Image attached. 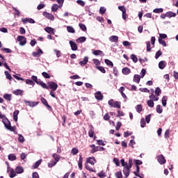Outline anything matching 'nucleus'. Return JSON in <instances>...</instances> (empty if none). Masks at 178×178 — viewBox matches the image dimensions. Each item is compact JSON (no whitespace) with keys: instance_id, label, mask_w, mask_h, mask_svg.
I'll return each mask as SVG.
<instances>
[{"instance_id":"1","label":"nucleus","mask_w":178,"mask_h":178,"mask_svg":"<svg viewBox=\"0 0 178 178\" xmlns=\"http://www.w3.org/2000/svg\"><path fill=\"white\" fill-rule=\"evenodd\" d=\"M3 123L5 125V127H6V129L8 130H10V131H15V127L10 126V122H9V120H6L3 122Z\"/></svg>"},{"instance_id":"2","label":"nucleus","mask_w":178,"mask_h":178,"mask_svg":"<svg viewBox=\"0 0 178 178\" xmlns=\"http://www.w3.org/2000/svg\"><path fill=\"white\" fill-rule=\"evenodd\" d=\"M130 168L129 167V165H127V163H126V165L124 167L123 169V173L126 178L129 177L130 176Z\"/></svg>"},{"instance_id":"3","label":"nucleus","mask_w":178,"mask_h":178,"mask_svg":"<svg viewBox=\"0 0 178 178\" xmlns=\"http://www.w3.org/2000/svg\"><path fill=\"white\" fill-rule=\"evenodd\" d=\"M48 86L49 88H51V91H56V90H58V83L54 81L49 82Z\"/></svg>"},{"instance_id":"4","label":"nucleus","mask_w":178,"mask_h":178,"mask_svg":"<svg viewBox=\"0 0 178 178\" xmlns=\"http://www.w3.org/2000/svg\"><path fill=\"white\" fill-rule=\"evenodd\" d=\"M43 16H44V17H46L49 20H51L52 22H54V20H55V17L54 16V15H52L49 13L43 12Z\"/></svg>"},{"instance_id":"5","label":"nucleus","mask_w":178,"mask_h":178,"mask_svg":"<svg viewBox=\"0 0 178 178\" xmlns=\"http://www.w3.org/2000/svg\"><path fill=\"white\" fill-rule=\"evenodd\" d=\"M17 40L19 42V45H26V42L27 41L26 40V38L24 36L19 35L17 37Z\"/></svg>"},{"instance_id":"6","label":"nucleus","mask_w":178,"mask_h":178,"mask_svg":"<svg viewBox=\"0 0 178 178\" xmlns=\"http://www.w3.org/2000/svg\"><path fill=\"white\" fill-rule=\"evenodd\" d=\"M24 103L28 106H31V108H34V106H37V105H38V102L27 101V100H24Z\"/></svg>"},{"instance_id":"7","label":"nucleus","mask_w":178,"mask_h":178,"mask_svg":"<svg viewBox=\"0 0 178 178\" xmlns=\"http://www.w3.org/2000/svg\"><path fill=\"white\" fill-rule=\"evenodd\" d=\"M95 97L96 98V99H97L98 101H102L104 99V95H102V93H101V92H97L95 94Z\"/></svg>"},{"instance_id":"8","label":"nucleus","mask_w":178,"mask_h":178,"mask_svg":"<svg viewBox=\"0 0 178 178\" xmlns=\"http://www.w3.org/2000/svg\"><path fill=\"white\" fill-rule=\"evenodd\" d=\"M157 161L159 163H160L161 165H163L166 163V160L165 159V157H163V155H160L157 158Z\"/></svg>"},{"instance_id":"9","label":"nucleus","mask_w":178,"mask_h":178,"mask_svg":"<svg viewBox=\"0 0 178 178\" xmlns=\"http://www.w3.org/2000/svg\"><path fill=\"white\" fill-rule=\"evenodd\" d=\"M22 23H31V24H34L35 23V21L31 18H24L22 19Z\"/></svg>"},{"instance_id":"10","label":"nucleus","mask_w":178,"mask_h":178,"mask_svg":"<svg viewBox=\"0 0 178 178\" xmlns=\"http://www.w3.org/2000/svg\"><path fill=\"white\" fill-rule=\"evenodd\" d=\"M70 45L72 51H77V44H76L72 40H70Z\"/></svg>"},{"instance_id":"11","label":"nucleus","mask_w":178,"mask_h":178,"mask_svg":"<svg viewBox=\"0 0 178 178\" xmlns=\"http://www.w3.org/2000/svg\"><path fill=\"white\" fill-rule=\"evenodd\" d=\"M86 162H88L90 165H95V163H97V160H95V158L94 157H89L87 159Z\"/></svg>"},{"instance_id":"12","label":"nucleus","mask_w":178,"mask_h":178,"mask_svg":"<svg viewBox=\"0 0 178 178\" xmlns=\"http://www.w3.org/2000/svg\"><path fill=\"white\" fill-rule=\"evenodd\" d=\"M23 172H24V169L23 168V167H22V166L16 167L15 173H17V175H20V174L23 173Z\"/></svg>"},{"instance_id":"13","label":"nucleus","mask_w":178,"mask_h":178,"mask_svg":"<svg viewBox=\"0 0 178 178\" xmlns=\"http://www.w3.org/2000/svg\"><path fill=\"white\" fill-rule=\"evenodd\" d=\"M78 166H79V169H80V170H82V169H83V156H81V155L79 156V161L78 162Z\"/></svg>"},{"instance_id":"14","label":"nucleus","mask_w":178,"mask_h":178,"mask_svg":"<svg viewBox=\"0 0 178 178\" xmlns=\"http://www.w3.org/2000/svg\"><path fill=\"white\" fill-rule=\"evenodd\" d=\"M118 40L119 37H118L117 35H111L109 38V41H111V42H118Z\"/></svg>"},{"instance_id":"15","label":"nucleus","mask_w":178,"mask_h":178,"mask_svg":"<svg viewBox=\"0 0 178 178\" xmlns=\"http://www.w3.org/2000/svg\"><path fill=\"white\" fill-rule=\"evenodd\" d=\"M159 69H165V67H166V62L165 61H160L159 63Z\"/></svg>"},{"instance_id":"16","label":"nucleus","mask_w":178,"mask_h":178,"mask_svg":"<svg viewBox=\"0 0 178 178\" xmlns=\"http://www.w3.org/2000/svg\"><path fill=\"white\" fill-rule=\"evenodd\" d=\"M88 62V58L87 56H85L83 60L79 62V65H81V66H84L85 65H87Z\"/></svg>"},{"instance_id":"17","label":"nucleus","mask_w":178,"mask_h":178,"mask_svg":"<svg viewBox=\"0 0 178 178\" xmlns=\"http://www.w3.org/2000/svg\"><path fill=\"white\" fill-rule=\"evenodd\" d=\"M140 79H141V77L140 76V75L135 74L134 76V81L135 83H137V84H138L140 83Z\"/></svg>"},{"instance_id":"18","label":"nucleus","mask_w":178,"mask_h":178,"mask_svg":"<svg viewBox=\"0 0 178 178\" xmlns=\"http://www.w3.org/2000/svg\"><path fill=\"white\" fill-rule=\"evenodd\" d=\"M167 17H176V13L172 12V11H169V12H167L165 13Z\"/></svg>"},{"instance_id":"19","label":"nucleus","mask_w":178,"mask_h":178,"mask_svg":"<svg viewBox=\"0 0 178 178\" xmlns=\"http://www.w3.org/2000/svg\"><path fill=\"white\" fill-rule=\"evenodd\" d=\"M86 40L87 38L86 37L81 36L76 39V42H79V43L86 42Z\"/></svg>"},{"instance_id":"20","label":"nucleus","mask_w":178,"mask_h":178,"mask_svg":"<svg viewBox=\"0 0 178 178\" xmlns=\"http://www.w3.org/2000/svg\"><path fill=\"white\" fill-rule=\"evenodd\" d=\"M3 98L6 99V101H12V95L6 93L3 95Z\"/></svg>"},{"instance_id":"21","label":"nucleus","mask_w":178,"mask_h":178,"mask_svg":"<svg viewBox=\"0 0 178 178\" xmlns=\"http://www.w3.org/2000/svg\"><path fill=\"white\" fill-rule=\"evenodd\" d=\"M67 31H68V33H72V34H74V33H76L74 29L70 26H67Z\"/></svg>"},{"instance_id":"22","label":"nucleus","mask_w":178,"mask_h":178,"mask_svg":"<svg viewBox=\"0 0 178 178\" xmlns=\"http://www.w3.org/2000/svg\"><path fill=\"white\" fill-rule=\"evenodd\" d=\"M19 110H17L13 113V120H15V122H17V115H19Z\"/></svg>"},{"instance_id":"23","label":"nucleus","mask_w":178,"mask_h":178,"mask_svg":"<svg viewBox=\"0 0 178 178\" xmlns=\"http://www.w3.org/2000/svg\"><path fill=\"white\" fill-rule=\"evenodd\" d=\"M41 102L47 106V108H51V106L48 104V102H47V99H45L44 97L41 98Z\"/></svg>"},{"instance_id":"24","label":"nucleus","mask_w":178,"mask_h":178,"mask_svg":"<svg viewBox=\"0 0 178 178\" xmlns=\"http://www.w3.org/2000/svg\"><path fill=\"white\" fill-rule=\"evenodd\" d=\"M122 73L123 74H130V69H129L128 67H124L122 69Z\"/></svg>"},{"instance_id":"25","label":"nucleus","mask_w":178,"mask_h":178,"mask_svg":"<svg viewBox=\"0 0 178 178\" xmlns=\"http://www.w3.org/2000/svg\"><path fill=\"white\" fill-rule=\"evenodd\" d=\"M135 109L136 110V112H138V113H140L141 112V111H143V106H141V104H138L136 107Z\"/></svg>"},{"instance_id":"26","label":"nucleus","mask_w":178,"mask_h":178,"mask_svg":"<svg viewBox=\"0 0 178 178\" xmlns=\"http://www.w3.org/2000/svg\"><path fill=\"white\" fill-rule=\"evenodd\" d=\"M45 31L47 33H48L49 34H52V33H54V29L51 28V27H46L44 29Z\"/></svg>"},{"instance_id":"27","label":"nucleus","mask_w":178,"mask_h":178,"mask_svg":"<svg viewBox=\"0 0 178 178\" xmlns=\"http://www.w3.org/2000/svg\"><path fill=\"white\" fill-rule=\"evenodd\" d=\"M131 59H132L134 63H137V62L138 61V59L137 58V56L134 54L131 55Z\"/></svg>"},{"instance_id":"28","label":"nucleus","mask_w":178,"mask_h":178,"mask_svg":"<svg viewBox=\"0 0 178 178\" xmlns=\"http://www.w3.org/2000/svg\"><path fill=\"white\" fill-rule=\"evenodd\" d=\"M4 73H5L6 79H8V80H10V81L13 80V78L12 77L10 74H9V72L8 71H6Z\"/></svg>"},{"instance_id":"29","label":"nucleus","mask_w":178,"mask_h":178,"mask_svg":"<svg viewBox=\"0 0 178 178\" xmlns=\"http://www.w3.org/2000/svg\"><path fill=\"white\" fill-rule=\"evenodd\" d=\"M71 154H72V155H77V154H79V149L76 147L72 148Z\"/></svg>"},{"instance_id":"30","label":"nucleus","mask_w":178,"mask_h":178,"mask_svg":"<svg viewBox=\"0 0 178 178\" xmlns=\"http://www.w3.org/2000/svg\"><path fill=\"white\" fill-rule=\"evenodd\" d=\"M16 176V172H15V170L10 169V177L13 178Z\"/></svg>"},{"instance_id":"31","label":"nucleus","mask_w":178,"mask_h":178,"mask_svg":"<svg viewBox=\"0 0 178 178\" xmlns=\"http://www.w3.org/2000/svg\"><path fill=\"white\" fill-rule=\"evenodd\" d=\"M168 101V97L166 96H163L162 98V105L163 106H166V102Z\"/></svg>"},{"instance_id":"32","label":"nucleus","mask_w":178,"mask_h":178,"mask_svg":"<svg viewBox=\"0 0 178 178\" xmlns=\"http://www.w3.org/2000/svg\"><path fill=\"white\" fill-rule=\"evenodd\" d=\"M105 63L108 65V66H111V67H113V63H112V61H111L108 59H105L104 60Z\"/></svg>"},{"instance_id":"33","label":"nucleus","mask_w":178,"mask_h":178,"mask_svg":"<svg viewBox=\"0 0 178 178\" xmlns=\"http://www.w3.org/2000/svg\"><path fill=\"white\" fill-rule=\"evenodd\" d=\"M113 108H118V109H120V102H115Z\"/></svg>"},{"instance_id":"34","label":"nucleus","mask_w":178,"mask_h":178,"mask_svg":"<svg viewBox=\"0 0 178 178\" xmlns=\"http://www.w3.org/2000/svg\"><path fill=\"white\" fill-rule=\"evenodd\" d=\"M149 98H150L151 101H158L159 99V97H156L155 95H151L149 96Z\"/></svg>"},{"instance_id":"35","label":"nucleus","mask_w":178,"mask_h":178,"mask_svg":"<svg viewBox=\"0 0 178 178\" xmlns=\"http://www.w3.org/2000/svg\"><path fill=\"white\" fill-rule=\"evenodd\" d=\"M26 83H27V84H29V86H33V87H34V86H35V83H34V81H33L31 79H26Z\"/></svg>"},{"instance_id":"36","label":"nucleus","mask_w":178,"mask_h":178,"mask_svg":"<svg viewBox=\"0 0 178 178\" xmlns=\"http://www.w3.org/2000/svg\"><path fill=\"white\" fill-rule=\"evenodd\" d=\"M85 168H86V169H87V170H89V172H95V170H94V169L90 168V165H88V163H86L85 164Z\"/></svg>"},{"instance_id":"37","label":"nucleus","mask_w":178,"mask_h":178,"mask_svg":"<svg viewBox=\"0 0 178 178\" xmlns=\"http://www.w3.org/2000/svg\"><path fill=\"white\" fill-rule=\"evenodd\" d=\"M58 4H53L51 6V12H56V10H58Z\"/></svg>"},{"instance_id":"38","label":"nucleus","mask_w":178,"mask_h":178,"mask_svg":"<svg viewBox=\"0 0 178 178\" xmlns=\"http://www.w3.org/2000/svg\"><path fill=\"white\" fill-rule=\"evenodd\" d=\"M41 161H42V160H39L34 163V165H33L34 169H37V168H38V166H40V165H41Z\"/></svg>"},{"instance_id":"39","label":"nucleus","mask_w":178,"mask_h":178,"mask_svg":"<svg viewBox=\"0 0 178 178\" xmlns=\"http://www.w3.org/2000/svg\"><path fill=\"white\" fill-rule=\"evenodd\" d=\"M18 141L19 143H24V137L22 134H18Z\"/></svg>"},{"instance_id":"40","label":"nucleus","mask_w":178,"mask_h":178,"mask_svg":"<svg viewBox=\"0 0 178 178\" xmlns=\"http://www.w3.org/2000/svg\"><path fill=\"white\" fill-rule=\"evenodd\" d=\"M42 75L43 76V77H44V79H51V76L49 75V74L46 72H43L42 73Z\"/></svg>"},{"instance_id":"41","label":"nucleus","mask_w":178,"mask_h":178,"mask_svg":"<svg viewBox=\"0 0 178 178\" xmlns=\"http://www.w3.org/2000/svg\"><path fill=\"white\" fill-rule=\"evenodd\" d=\"M154 13H162V12H163V8H155L153 10Z\"/></svg>"},{"instance_id":"42","label":"nucleus","mask_w":178,"mask_h":178,"mask_svg":"<svg viewBox=\"0 0 178 178\" xmlns=\"http://www.w3.org/2000/svg\"><path fill=\"white\" fill-rule=\"evenodd\" d=\"M56 163H58L56 161H52L48 163V166H49V168H53V166H55V165H56Z\"/></svg>"},{"instance_id":"43","label":"nucleus","mask_w":178,"mask_h":178,"mask_svg":"<svg viewBox=\"0 0 178 178\" xmlns=\"http://www.w3.org/2000/svg\"><path fill=\"white\" fill-rule=\"evenodd\" d=\"M106 12V8H105L104 7H100V8H99V13L101 15L105 14Z\"/></svg>"},{"instance_id":"44","label":"nucleus","mask_w":178,"mask_h":178,"mask_svg":"<svg viewBox=\"0 0 178 178\" xmlns=\"http://www.w3.org/2000/svg\"><path fill=\"white\" fill-rule=\"evenodd\" d=\"M8 159H9V161H15L16 156H15V154H10V155H8Z\"/></svg>"},{"instance_id":"45","label":"nucleus","mask_w":178,"mask_h":178,"mask_svg":"<svg viewBox=\"0 0 178 178\" xmlns=\"http://www.w3.org/2000/svg\"><path fill=\"white\" fill-rule=\"evenodd\" d=\"M163 111L162 110V107H161V105H157L156 106V112L157 113H162Z\"/></svg>"},{"instance_id":"46","label":"nucleus","mask_w":178,"mask_h":178,"mask_svg":"<svg viewBox=\"0 0 178 178\" xmlns=\"http://www.w3.org/2000/svg\"><path fill=\"white\" fill-rule=\"evenodd\" d=\"M53 158L54 159V161L56 162H59V155L56 154H53Z\"/></svg>"},{"instance_id":"47","label":"nucleus","mask_w":178,"mask_h":178,"mask_svg":"<svg viewBox=\"0 0 178 178\" xmlns=\"http://www.w3.org/2000/svg\"><path fill=\"white\" fill-rule=\"evenodd\" d=\"M79 27L82 31H86V30H87V27L83 24H79Z\"/></svg>"},{"instance_id":"48","label":"nucleus","mask_w":178,"mask_h":178,"mask_svg":"<svg viewBox=\"0 0 178 178\" xmlns=\"http://www.w3.org/2000/svg\"><path fill=\"white\" fill-rule=\"evenodd\" d=\"M151 116H152V115L149 114L145 117V122L147 123H149V122H151Z\"/></svg>"},{"instance_id":"49","label":"nucleus","mask_w":178,"mask_h":178,"mask_svg":"<svg viewBox=\"0 0 178 178\" xmlns=\"http://www.w3.org/2000/svg\"><path fill=\"white\" fill-rule=\"evenodd\" d=\"M159 44L163 45V47H166V42H165V40H163L161 38H159Z\"/></svg>"},{"instance_id":"50","label":"nucleus","mask_w":178,"mask_h":178,"mask_svg":"<svg viewBox=\"0 0 178 178\" xmlns=\"http://www.w3.org/2000/svg\"><path fill=\"white\" fill-rule=\"evenodd\" d=\"M113 162H114V163H115L116 166H120V163L119 161V159L114 158L113 159Z\"/></svg>"},{"instance_id":"51","label":"nucleus","mask_w":178,"mask_h":178,"mask_svg":"<svg viewBox=\"0 0 178 178\" xmlns=\"http://www.w3.org/2000/svg\"><path fill=\"white\" fill-rule=\"evenodd\" d=\"M147 105H148V106H149V108H154V101L148 100Z\"/></svg>"},{"instance_id":"52","label":"nucleus","mask_w":178,"mask_h":178,"mask_svg":"<svg viewBox=\"0 0 178 178\" xmlns=\"http://www.w3.org/2000/svg\"><path fill=\"white\" fill-rule=\"evenodd\" d=\"M97 69L102 72V73H106L105 68H104L102 66H97Z\"/></svg>"},{"instance_id":"53","label":"nucleus","mask_w":178,"mask_h":178,"mask_svg":"<svg viewBox=\"0 0 178 178\" xmlns=\"http://www.w3.org/2000/svg\"><path fill=\"white\" fill-rule=\"evenodd\" d=\"M161 92H162V90H161V88H156L155 90L156 95H157V97H159V94H161Z\"/></svg>"},{"instance_id":"54","label":"nucleus","mask_w":178,"mask_h":178,"mask_svg":"<svg viewBox=\"0 0 178 178\" xmlns=\"http://www.w3.org/2000/svg\"><path fill=\"white\" fill-rule=\"evenodd\" d=\"M98 151H100L99 147H93V148L92 149L91 153H92V154H94L95 152H98Z\"/></svg>"},{"instance_id":"55","label":"nucleus","mask_w":178,"mask_h":178,"mask_svg":"<svg viewBox=\"0 0 178 178\" xmlns=\"http://www.w3.org/2000/svg\"><path fill=\"white\" fill-rule=\"evenodd\" d=\"M118 9H119V10H121V12H122V13H124L126 12V8L124 6H118Z\"/></svg>"},{"instance_id":"56","label":"nucleus","mask_w":178,"mask_h":178,"mask_svg":"<svg viewBox=\"0 0 178 178\" xmlns=\"http://www.w3.org/2000/svg\"><path fill=\"white\" fill-rule=\"evenodd\" d=\"M54 52H55V54H56L57 58H60L61 53L60 51L58 50V49H54Z\"/></svg>"},{"instance_id":"57","label":"nucleus","mask_w":178,"mask_h":178,"mask_svg":"<svg viewBox=\"0 0 178 178\" xmlns=\"http://www.w3.org/2000/svg\"><path fill=\"white\" fill-rule=\"evenodd\" d=\"M76 3L81 5V6H84L86 5V3L82 0H77Z\"/></svg>"},{"instance_id":"58","label":"nucleus","mask_w":178,"mask_h":178,"mask_svg":"<svg viewBox=\"0 0 178 178\" xmlns=\"http://www.w3.org/2000/svg\"><path fill=\"white\" fill-rule=\"evenodd\" d=\"M120 127H122V122H118L117 124H116V127H115V129L117 131H118V130H120Z\"/></svg>"},{"instance_id":"59","label":"nucleus","mask_w":178,"mask_h":178,"mask_svg":"<svg viewBox=\"0 0 178 178\" xmlns=\"http://www.w3.org/2000/svg\"><path fill=\"white\" fill-rule=\"evenodd\" d=\"M162 55V51H161V50H159L155 55V58L158 59V58H159V56H161Z\"/></svg>"},{"instance_id":"60","label":"nucleus","mask_w":178,"mask_h":178,"mask_svg":"<svg viewBox=\"0 0 178 178\" xmlns=\"http://www.w3.org/2000/svg\"><path fill=\"white\" fill-rule=\"evenodd\" d=\"M115 177H117V178H123V176L122 175V172H115Z\"/></svg>"},{"instance_id":"61","label":"nucleus","mask_w":178,"mask_h":178,"mask_svg":"<svg viewBox=\"0 0 178 178\" xmlns=\"http://www.w3.org/2000/svg\"><path fill=\"white\" fill-rule=\"evenodd\" d=\"M102 54V51L101 50H95L93 51V55H101Z\"/></svg>"},{"instance_id":"62","label":"nucleus","mask_w":178,"mask_h":178,"mask_svg":"<svg viewBox=\"0 0 178 178\" xmlns=\"http://www.w3.org/2000/svg\"><path fill=\"white\" fill-rule=\"evenodd\" d=\"M140 127H145V120L144 118H142L140 120Z\"/></svg>"},{"instance_id":"63","label":"nucleus","mask_w":178,"mask_h":178,"mask_svg":"<svg viewBox=\"0 0 178 178\" xmlns=\"http://www.w3.org/2000/svg\"><path fill=\"white\" fill-rule=\"evenodd\" d=\"M97 175L100 178H105V172H100Z\"/></svg>"},{"instance_id":"64","label":"nucleus","mask_w":178,"mask_h":178,"mask_svg":"<svg viewBox=\"0 0 178 178\" xmlns=\"http://www.w3.org/2000/svg\"><path fill=\"white\" fill-rule=\"evenodd\" d=\"M32 178H40V175H38V172H35L32 175Z\"/></svg>"}]
</instances>
